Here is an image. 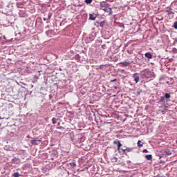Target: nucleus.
Instances as JSON below:
<instances>
[{"label":"nucleus","mask_w":177,"mask_h":177,"mask_svg":"<svg viewBox=\"0 0 177 177\" xmlns=\"http://www.w3.org/2000/svg\"><path fill=\"white\" fill-rule=\"evenodd\" d=\"M140 77L143 80H147L149 78H156V74L152 70L149 68L144 69L140 72Z\"/></svg>","instance_id":"f257e3e1"},{"label":"nucleus","mask_w":177,"mask_h":177,"mask_svg":"<svg viewBox=\"0 0 177 177\" xmlns=\"http://www.w3.org/2000/svg\"><path fill=\"white\" fill-rule=\"evenodd\" d=\"M107 6H110V4L105 3V7L104 8H102V10H104V12H106V13H108V15L110 16V15H113V10L111 9V8H109Z\"/></svg>","instance_id":"f03ea898"},{"label":"nucleus","mask_w":177,"mask_h":177,"mask_svg":"<svg viewBox=\"0 0 177 177\" xmlns=\"http://www.w3.org/2000/svg\"><path fill=\"white\" fill-rule=\"evenodd\" d=\"M52 17V15L50 14V12H49L48 14V16H47V17H44L43 18V20L44 21H46V24H49V23H50V21H49V20H50V18Z\"/></svg>","instance_id":"7ed1b4c3"},{"label":"nucleus","mask_w":177,"mask_h":177,"mask_svg":"<svg viewBox=\"0 0 177 177\" xmlns=\"http://www.w3.org/2000/svg\"><path fill=\"white\" fill-rule=\"evenodd\" d=\"M131 63H132V62L131 61H129V62H120L119 64H120L122 66V67H128V66H130Z\"/></svg>","instance_id":"20e7f679"},{"label":"nucleus","mask_w":177,"mask_h":177,"mask_svg":"<svg viewBox=\"0 0 177 177\" xmlns=\"http://www.w3.org/2000/svg\"><path fill=\"white\" fill-rule=\"evenodd\" d=\"M41 140H38V139L31 140H30L31 145H34L35 146H38V145H39V143H41Z\"/></svg>","instance_id":"39448f33"},{"label":"nucleus","mask_w":177,"mask_h":177,"mask_svg":"<svg viewBox=\"0 0 177 177\" xmlns=\"http://www.w3.org/2000/svg\"><path fill=\"white\" fill-rule=\"evenodd\" d=\"M96 17H97V15L95 13L89 14V20L95 21L96 20Z\"/></svg>","instance_id":"423d86ee"},{"label":"nucleus","mask_w":177,"mask_h":177,"mask_svg":"<svg viewBox=\"0 0 177 177\" xmlns=\"http://www.w3.org/2000/svg\"><path fill=\"white\" fill-rule=\"evenodd\" d=\"M133 77L134 78V81H135L136 84H138V82H139V75H138V73H135L133 75Z\"/></svg>","instance_id":"0eeeda50"},{"label":"nucleus","mask_w":177,"mask_h":177,"mask_svg":"<svg viewBox=\"0 0 177 177\" xmlns=\"http://www.w3.org/2000/svg\"><path fill=\"white\" fill-rule=\"evenodd\" d=\"M113 145H118V150H120V147L122 146L120 140L113 141Z\"/></svg>","instance_id":"6e6552de"},{"label":"nucleus","mask_w":177,"mask_h":177,"mask_svg":"<svg viewBox=\"0 0 177 177\" xmlns=\"http://www.w3.org/2000/svg\"><path fill=\"white\" fill-rule=\"evenodd\" d=\"M17 7L21 9H23L24 8V2H17L16 3Z\"/></svg>","instance_id":"1a4fd4ad"},{"label":"nucleus","mask_w":177,"mask_h":177,"mask_svg":"<svg viewBox=\"0 0 177 177\" xmlns=\"http://www.w3.org/2000/svg\"><path fill=\"white\" fill-rule=\"evenodd\" d=\"M97 24L99 26V27H102V28H103L106 24V21H102L101 22L97 21Z\"/></svg>","instance_id":"9d476101"},{"label":"nucleus","mask_w":177,"mask_h":177,"mask_svg":"<svg viewBox=\"0 0 177 177\" xmlns=\"http://www.w3.org/2000/svg\"><path fill=\"white\" fill-rule=\"evenodd\" d=\"M145 57H147V59H152L153 58V55L150 53H146L145 54Z\"/></svg>","instance_id":"9b49d317"},{"label":"nucleus","mask_w":177,"mask_h":177,"mask_svg":"<svg viewBox=\"0 0 177 177\" xmlns=\"http://www.w3.org/2000/svg\"><path fill=\"white\" fill-rule=\"evenodd\" d=\"M166 12L168 16H171V15H175V12H172V10H171V8L169 10H167Z\"/></svg>","instance_id":"f8f14e48"},{"label":"nucleus","mask_w":177,"mask_h":177,"mask_svg":"<svg viewBox=\"0 0 177 177\" xmlns=\"http://www.w3.org/2000/svg\"><path fill=\"white\" fill-rule=\"evenodd\" d=\"M75 60H77V62H81V56H80V55L77 54L75 56Z\"/></svg>","instance_id":"ddd939ff"},{"label":"nucleus","mask_w":177,"mask_h":177,"mask_svg":"<svg viewBox=\"0 0 177 177\" xmlns=\"http://www.w3.org/2000/svg\"><path fill=\"white\" fill-rule=\"evenodd\" d=\"M159 111H162V113H164V111H165V106L162 105L161 106H159Z\"/></svg>","instance_id":"4468645a"},{"label":"nucleus","mask_w":177,"mask_h":177,"mask_svg":"<svg viewBox=\"0 0 177 177\" xmlns=\"http://www.w3.org/2000/svg\"><path fill=\"white\" fill-rule=\"evenodd\" d=\"M165 153L167 156H171V154H172V152L171 151V150L169 149H166L165 151Z\"/></svg>","instance_id":"2eb2a0df"},{"label":"nucleus","mask_w":177,"mask_h":177,"mask_svg":"<svg viewBox=\"0 0 177 177\" xmlns=\"http://www.w3.org/2000/svg\"><path fill=\"white\" fill-rule=\"evenodd\" d=\"M145 158L147 159V160H152V158H153V155H151V154L146 155V156H145Z\"/></svg>","instance_id":"dca6fc26"},{"label":"nucleus","mask_w":177,"mask_h":177,"mask_svg":"<svg viewBox=\"0 0 177 177\" xmlns=\"http://www.w3.org/2000/svg\"><path fill=\"white\" fill-rule=\"evenodd\" d=\"M159 102L165 103V96L160 97V98L159 99Z\"/></svg>","instance_id":"f3484780"},{"label":"nucleus","mask_w":177,"mask_h":177,"mask_svg":"<svg viewBox=\"0 0 177 177\" xmlns=\"http://www.w3.org/2000/svg\"><path fill=\"white\" fill-rule=\"evenodd\" d=\"M164 96H165V99H170L171 98V95L168 93H166Z\"/></svg>","instance_id":"a211bd4d"},{"label":"nucleus","mask_w":177,"mask_h":177,"mask_svg":"<svg viewBox=\"0 0 177 177\" xmlns=\"http://www.w3.org/2000/svg\"><path fill=\"white\" fill-rule=\"evenodd\" d=\"M112 162H117L118 161V158L117 157H113L111 158Z\"/></svg>","instance_id":"6ab92c4d"},{"label":"nucleus","mask_w":177,"mask_h":177,"mask_svg":"<svg viewBox=\"0 0 177 177\" xmlns=\"http://www.w3.org/2000/svg\"><path fill=\"white\" fill-rule=\"evenodd\" d=\"M52 123L54 124H57V119H56V118H53Z\"/></svg>","instance_id":"aec40b11"},{"label":"nucleus","mask_w":177,"mask_h":177,"mask_svg":"<svg viewBox=\"0 0 177 177\" xmlns=\"http://www.w3.org/2000/svg\"><path fill=\"white\" fill-rule=\"evenodd\" d=\"M137 145H138V147H142V146H143V143H141V141H140V140H138V141Z\"/></svg>","instance_id":"412c9836"},{"label":"nucleus","mask_w":177,"mask_h":177,"mask_svg":"<svg viewBox=\"0 0 177 177\" xmlns=\"http://www.w3.org/2000/svg\"><path fill=\"white\" fill-rule=\"evenodd\" d=\"M12 162H13L14 164H16V162H17V161H19V158H12Z\"/></svg>","instance_id":"4be33fe9"},{"label":"nucleus","mask_w":177,"mask_h":177,"mask_svg":"<svg viewBox=\"0 0 177 177\" xmlns=\"http://www.w3.org/2000/svg\"><path fill=\"white\" fill-rule=\"evenodd\" d=\"M12 176H14V177H19V176H20V174H19V172L17 171V172L14 173Z\"/></svg>","instance_id":"5701e85b"},{"label":"nucleus","mask_w":177,"mask_h":177,"mask_svg":"<svg viewBox=\"0 0 177 177\" xmlns=\"http://www.w3.org/2000/svg\"><path fill=\"white\" fill-rule=\"evenodd\" d=\"M173 27L175 30H177V21H175L174 23Z\"/></svg>","instance_id":"b1692460"},{"label":"nucleus","mask_w":177,"mask_h":177,"mask_svg":"<svg viewBox=\"0 0 177 177\" xmlns=\"http://www.w3.org/2000/svg\"><path fill=\"white\" fill-rule=\"evenodd\" d=\"M51 32H52V30H47L46 32V34L47 37H49V34H50Z\"/></svg>","instance_id":"393cba45"},{"label":"nucleus","mask_w":177,"mask_h":177,"mask_svg":"<svg viewBox=\"0 0 177 177\" xmlns=\"http://www.w3.org/2000/svg\"><path fill=\"white\" fill-rule=\"evenodd\" d=\"M93 0H84L85 3H92Z\"/></svg>","instance_id":"a878e982"},{"label":"nucleus","mask_w":177,"mask_h":177,"mask_svg":"<svg viewBox=\"0 0 177 177\" xmlns=\"http://www.w3.org/2000/svg\"><path fill=\"white\" fill-rule=\"evenodd\" d=\"M172 53H177V49L176 48H173L172 50H171Z\"/></svg>","instance_id":"bb28decb"},{"label":"nucleus","mask_w":177,"mask_h":177,"mask_svg":"<svg viewBox=\"0 0 177 177\" xmlns=\"http://www.w3.org/2000/svg\"><path fill=\"white\" fill-rule=\"evenodd\" d=\"M173 39L174 41V43H173V45H175V44H177V37L174 38Z\"/></svg>","instance_id":"cd10ccee"},{"label":"nucleus","mask_w":177,"mask_h":177,"mask_svg":"<svg viewBox=\"0 0 177 177\" xmlns=\"http://www.w3.org/2000/svg\"><path fill=\"white\" fill-rule=\"evenodd\" d=\"M119 27H121L122 28H125V26H124V24H120Z\"/></svg>","instance_id":"c85d7f7f"},{"label":"nucleus","mask_w":177,"mask_h":177,"mask_svg":"<svg viewBox=\"0 0 177 177\" xmlns=\"http://www.w3.org/2000/svg\"><path fill=\"white\" fill-rule=\"evenodd\" d=\"M127 151H131L132 150V148L127 147L126 148Z\"/></svg>","instance_id":"c756f323"},{"label":"nucleus","mask_w":177,"mask_h":177,"mask_svg":"<svg viewBox=\"0 0 177 177\" xmlns=\"http://www.w3.org/2000/svg\"><path fill=\"white\" fill-rule=\"evenodd\" d=\"M142 153H149V150H147V149H143L142 150Z\"/></svg>","instance_id":"7c9ffc66"},{"label":"nucleus","mask_w":177,"mask_h":177,"mask_svg":"<svg viewBox=\"0 0 177 177\" xmlns=\"http://www.w3.org/2000/svg\"><path fill=\"white\" fill-rule=\"evenodd\" d=\"M103 67H104V65H100V66H99V68H100V70L103 69Z\"/></svg>","instance_id":"2f4dec72"},{"label":"nucleus","mask_w":177,"mask_h":177,"mask_svg":"<svg viewBox=\"0 0 177 177\" xmlns=\"http://www.w3.org/2000/svg\"><path fill=\"white\" fill-rule=\"evenodd\" d=\"M121 150H122V151H124V154H125V153H127V149H121Z\"/></svg>","instance_id":"473e14b6"},{"label":"nucleus","mask_w":177,"mask_h":177,"mask_svg":"<svg viewBox=\"0 0 177 177\" xmlns=\"http://www.w3.org/2000/svg\"><path fill=\"white\" fill-rule=\"evenodd\" d=\"M71 165L72 166V167H75V162H72V163H71Z\"/></svg>","instance_id":"72a5a7b5"},{"label":"nucleus","mask_w":177,"mask_h":177,"mask_svg":"<svg viewBox=\"0 0 177 177\" xmlns=\"http://www.w3.org/2000/svg\"><path fill=\"white\" fill-rule=\"evenodd\" d=\"M102 49H106V44L102 46Z\"/></svg>","instance_id":"f704fd0d"},{"label":"nucleus","mask_w":177,"mask_h":177,"mask_svg":"<svg viewBox=\"0 0 177 177\" xmlns=\"http://www.w3.org/2000/svg\"><path fill=\"white\" fill-rule=\"evenodd\" d=\"M115 81H117V79H114V80H111V82H115Z\"/></svg>","instance_id":"c9c22d12"},{"label":"nucleus","mask_w":177,"mask_h":177,"mask_svg":"<svg viewBox=\"0 0 177 177\" xmlns=\"http://www.w3.org/2000/svg\"><path fill=\"white\" fill-rule=\"evenodd\" d=\"M45 28H46V30L48 29V28H50L49 25L46 26L45 27Z\"/></svg>","instance_id":"e433bc0d"},{"label":"nucleus","mask_w":177,"mask_h":177,"mask_svg":"<svg viewBox=\"0 0 177 177\" xmlns=\"http://www.w3.org/2000/svg\"><path fill=\"white\" fill-rule=\"evenodd\" d=\"M137 95H140V91H138Z\"/></svg>","instance_id":"4c0bfd02"},{"label":"nucleus","mask_w":177,"mask_h":177,"mask_svg":"<svg viewBox=\"0 0 177 177\" xmlns=\"http://www.w3.org/2000/svg\"><path fill=\"white\" fill-rule=\"evenodd\" d=\"M118 87H117V86H114V89H118Z\"/></svg>","instance_id":"58836bf2"},{"label":"nucleus","mask_w":177,"mask_h":177,"mask_svg":"<svg viewBox=\"0 0 177 177\" xmlns=\"http://www.w3.org/2000/svg\"><path fill=\"white\" fill-rule=\"evenodd\" d=\"M59 71H62V68H59Z\"/></svg>","instance_id":"ea45409f"},{"label":"nucleus","mask_w":177,"mask_h":177,"mask_svg":"<svg viewBox=\"0 0 177 177\" xmlns=\"http://www.w3.org/2000/svg\"><path fill=\"white\" fill-rule=\"evenodd\" d=\"M35 78H38V77H37V75H35Z\"/></svg>","instance_id":"a19ab883"},{"label":"nucleus","mask_w":177,"mask_h":177,"mask_svg":"<svg viewBox=\"0 0 177 177\" xmlns=\"http://www.w3.org/2000/svg\"><path fill=\"white\" fill-rule=\"evenodd\" d=\"M176 145H177V140L176 141Z\"/></svg>","instance_id":"79ce46f5"}]
</instances>
